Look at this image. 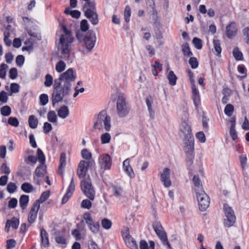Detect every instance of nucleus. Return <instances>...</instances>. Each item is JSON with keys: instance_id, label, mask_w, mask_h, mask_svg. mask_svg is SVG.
Instances as JSON below:
<instances>
[{"instance_id": "1", "label": "nucleus", "mask_w": 249, "mask_h": 249, "mask_svg": "<svg viewBox=\"0 0 249 249\" xmlns=\"http://www.w3.org/2000/svg\"><path fill=\"white\" fill-rule=\"evenodd\" d=\"M90 162L89 161L81 160L79 163L77 175L79 178H84L81 182V188L83 193L90 200H93L95 192L91 185L90 179L86 177L87 172Z\"/></svg>"}, {"instance_id": "2", "label": "nucleus", "mask_w": 249, "mask_h": 249, "mask_svg": "<svg viewBox=\"0 0 249 249\" xmlns=\"http://www.w3.org/2000/svg\"><path fill=\"white\" fill-rule=\"evenodd\" d=\"M61 29L62 33L59 39V56L61 59L69 60L71 44L73 41L74 38L72 36L71 32L68 30L64 25H61Z\"/></svg>"}, {"instance_id": "3", "label": "nucleus", "mask_w": 249, "mask_h": 249, "mask_svg": "<svg viewBox=\"0 0 249 249\" xmlns=\"http://www.w3.org/2000/svg\"><path fill=\"white\" fill-rule=\"evenodd\" d=\"M76 37L79 41L83 43V46L86 49L85 51H80L81 53L86 55L91 53L96 42L95 33L93 31H89L83 36L81 31H78Z\"/></svg>"}, {"instance_id": "4", "label": "nucleus", "mask_w": 249, "mask_h": 249, "mask_svg": "<svg viewBox=\"0 0 249 249\" xmlns=\"http://www.w3.org/2000/svg\"><path fill=\"white\" fill-rule=\"evenodd\" d=\"M93 127L99 130L104 129L107 132L111 130V117L106 110H102L96 115L94 119Z\"/></svg>"}, {"instance_id": "5", "label": "nucleus", "mask_w": 249, "mask_h": 249, "mask_svg": "<svg viewBox=\"0 0 249 249\" xmlns=\"http://www.w3.org/2000/svg\"><path fill=\"white\" fill-rule=\"evenodd\" d=\"M71 90V89L57 83V80H55L52 95L53 105L54 106L55 104L62 101L64 98L70 94Z\"/></svg>"}, {"instance_id": "6", "label": "nucleus", "mask_w": 249, "mask_h": 249, "mask_svg": "<svg viewBox=\"0 0 249 249\" xmlns=\"http://www.w3.org/2000/svg\"><path fill=\"white\" fill-rule=\"evenodd\" d=\"M179 130L180 137L184 139H190L191 137H193L190 122L189 120V114L186 111L183 112L181 115Z\"/></svg>"}, {"instance_id": "7", "label": "nucleus", "mask_w": 249, "mask_h": 249, "mask_svg": "<svg viewBox=\"0 0 249 249\" xmlns=\"http://www.w3.org/2000/svg\"><path fill=\"white\" fill-rule=\"evenodd\" d=\"M116 114L121 118L126 117L129 113V109L127 106L126 97L123 93H119L116 101Z\"/></svg>"}, {"instance_id": "8", "label": "nucleus", "mask_w": 249, "mask_h": 249, "mask_svg": "<svg viewBox=\"0 0 249 249\" xmlns=\"http://www.w3.org/2000/svg\"><path fill=\"white\" fill-rule=\"evenodd\" d=\"M75 79L76 76L74 70L72 68H69L60 75L59 79H57V83L71 89L72 83L75 81Z\"/></svg>"}, {"instance_id": "9", "label": "nucleus", "mask_w": 249, "mask_h": 249, "mask_svg": "<svg viewBox=\"0 0 249 249\" xmlns=\"http://www.w3.org/2000/svg\"><path fill=\"white\" fill-rule=\"evenodd\" d=\"M153 229L158 236L163 245L167 249H171L170 244L169 243L166 234L160 223L158 222H155L153 224Z\"/></svg>"}, {"instance_id": "10", "label": "nucleus", "mask_w": 249, "mask_h": 249, "mask_svg": "<svg viewBox=\"0 0 249 249\" xmlns=\"http://www.w3.org/2000/svg\"><path fill=\"white\" fill-rule=\"evenodd\" d=\"M198 204L199 208L201 211H205L210 205V198L203 190L195 193Z\"/></svg>"}, {"instance_id": "11", "label": "nucleus", "mask_w": 249, "mask_h": 249, "mask_svg": "<svg viewBox=\"0 0 249 249\" xmlns=\"http://www.w3.org/2000/svg\"><path fill=\"white\" fill-rule=\"evenodd\" d=\"M224 211L226 218L224 220V225L226 227H232L235 222L236 217L232 209L227 204L224 205Z\"/></svg>"}, {"instance_id": "12", "label": "nucleus", "mask_w": 249, "mask_h": 249, "mask_svg": "<svg viewBox=\"0 0 249 249\" xmlns=\"http://www.w3.org/2000/svg\"><path fill=\"white\" fill-rule=\"evenodd\" d=\"M46 168L45 163H41L36 169L34 180L35 183L38 185L42 184L43 181L42 178L45 175L46 173Z\"/></svg>"}, {"instance_id": "13", "label": "nucleus", "mask_w": 249, "mask_h": 249, "mask_svg": "<svg viewBox=\"0 0 249 249\" xmlns=\"http://www.w3.org/2000/svg\"><path fill=\"white\" fill-rule=\"evenodd\" d=\"M171 171L168 168H164L160 173V179L166 188H169L171 186L172 182L170 179Z\"/></svg>"}, {"instance_id": "14", "label": "nucleus", "mask_w": 249, "mask_h": 249, "mask_svg": "<svg viewBox=\"0 0 249 249\" xmlns=\"http://www.w3.org/2000/svg\"><path fill=\"white\" fill-rule=\"evenodd\" d=\"M88 8L85 12V16L89 19L93 25H96L98 23V15L94 8V4L92 7Z\"/></svg>"}, {"instance_id": "15", "label": "nucleus", "mask_w": 249, "mask_h": 249, "mask_svg": "<svg viewBox=\"0 0 249 249\" xmlns=\"http://www.w3.org/2000/svg\"><path fill=\"white\" fill-rule=\"evenodd\" d=\"M39 208V201H35L31 208L28 216V221L30 224L33 223L36 221Z\"/></svg>"}, {"instance_id": "16", "label": "nucleus", "mask_w": 249, "mask_h": 249, "mask_svg": "<svg viewBox=\"0 0 249 249\" xmlns=\"http://www.w3.org/2000/svg\"><path fill=\"white\" fill-rule=\"evenodd\" d=\"M98 162L101 168L108 170L111 165V159L108 154H103L99 157Z\"/></svg>"}, {"instance_id": "17", "label": "nucleus", "mask_w": 249, "mask_h": 249, "mask_svg": "<svg viewBox=\"0 0 249 249\" xmlns=\"http://www.w3.org/2000/svg\"><path fill=\"white\" fill-rule=\"evenodd\" d=\"M237 32V28L234 22H231L226 28L225 34L229 38L234 37Z\"/></svg>"}, {"instance_id": "18", "label": "nucleus", "mask_w": 249, "mask_h": 249, "mask_svg": "<svg viewBox=\"0 0 249 249\" xmlns=\"http://www.w3.org/2000/svg\"><path fill=\"white\" fill-rule=\"evenodd\" d=\"M75 189V184L74 182V179L73 178H71V180L70 184L67 189V193L65 196L63 197L62 199V203L65 204L66 203L69 199L71 196L72 193Z\"/></svg>"}, {"instance_id": "19", "label": "nucleus", "mask_w": 249, "mask_h": 249, "mask_svg": "<svg viewBox=\"0 0 249 249\" xmlns=\"http://www.w3.org/2000/svg\"><path fill=\"white\" fill-rule=\"evenodd\" d=\"M184 144L185 145L184 150L187 156H190V154H193L194 149V138L193 137L189 138L184 139Z\"/></svg>"}, {"instance_id": "20", "label": "nucleus", "mask_w": 249, "mask_h": 249, "mask_svg": "<svg viewBox=\"0 0 249 249\" xmlns=\"http://www.w3.org/2000/svg\"><path fill=\"white\" fill-rule=\"evenodd\" d=\"M123 169L126 174L130 178H133L135 176L134 171L130 166V160L127 159L123 162Z\"/></svg>"}, {"instance_id": "21", "label": "nucleus", "mask_w": 249, "mask_h": 249, "mask_svg": "<svg viewBox=\"0 0 249 249\" xmlns=\"http://www.w3.org/2000/svg\"><path fill=\"white\" fill-rule=\"evenodd\" d=\"M192 93L194 104L196 107H198L200 104V97L199 90L196 86L192 87Z\"/></svg>"}, {"instance_id": "22", "label": "nucleus", "mask_w": 249, "mask_h": 249, "mask_svg": "<svg viewBox=\"0 0 249 249\" xmlns=\"http://www.w3.org/2000/svg\"><path fill=\"white\" fill-rule=\"evenodd\" d=\"M18 225L19 221L18 219L14 218L12 220H8L6 223L5 231L8 232L11 227L16 229L18 228Z\"/></svg>"}, {"instance_id": "23", "label": "nucleus", "mask_w": 249, "mask_h": 249, "mask_svg": "<svg viewBox=\"0 0 249 249\" xmlns=\"http://www.w3.org/2000/svg\"><path fill=\"white\" fill-rule=\"evenodd\" d=\"M124 240L127 246L131 249H138L136 241L129 235L125 236Z\"/></svg>"}, {"instance_id": "24", "label": "nucleus", "mask_w": 249, "mask_h": 249, "mask_svg": "<svg viewBox=\"0 0 249 249\" xmlns=\"http://www.w3.org/2000/svg\"><path fill=\"white\" fill-rule=\"evenodd\" d=\"M146 104L148 108L150 117L151 119H154L155 117V111L153 108V99L151 96L146 97Z\"/></svg>"}, {"instance_id": "25", "label": "nucleus", "mask_w": 249, "mask_h": 249, "mask_svg": "<svg viewBox=\"0 0 249 249\" xmlns=\"http://www.w3.org/2000/svg\"><path fill=\"white\" fill-rule=\"evenodd\" d=\"M193 182L194 185L193 190L195 193L199 192L200 190H203L201 183L197 176L195 175L194 176L193 178Z\"/></svg>"}, {"instance_id": "26", "label": "nucleus", "mask_w": 249, "mask_h": 249, "mask_svg": "<svg viewBox=\"0 0 249 249\" xmlns=\"http://www.w3.org/2000/svg\"><path fill=\"white\" fill-rule=\"evenodd\" d=\"M69 109L66 106L61 107L57 110L58 116L62 119L66 118L69 115Z\"/></svg>"}, {"instance_id": "27", "label": "nucleus", "mask_w": 249, "mask_h": 249, "mask_svg": "<svg viewBox=\"0 0 249 249\" xmlns=\"http://www.w3.org/2000/svg\"><path fill=\"white\" fill-rule=\"evenodd\" d=\"M66 165V155L65 153H61L60 158V165L58 168V172L62 175Z\"/></svg>"}, {"instance_id": "28", "label": "nucleus", "mask_w": 249, "mask_h": 249, "mask_svg": "<svg viewBox=\"0 0 249 249\" xmlns=\"http://www.w3.org/2000/svg\"><path fill=\"white\" fill-rule=\"evenodd\" d=\"M40 236L42 245L45 247H48L49 244L48 236L46 231L43 229L41 230Z\"/></svg>"}, {"instance_id": "29", "label": "nucleus", "mask_w": 249, "mask_h": 249, "mask_svg": "<svg viewBox=\"0 0 249 249\" xmlns=\"http://www.w3.org/2000/svg\"><path fill=\"white\" fill-rule=\"evenodd\" d=\"M29 201V196L27 195H22L19 199V205L21 208L24 210L28 204Z\"/></svg>"}, {"instance_id": "30", "label": "nucleus", "mask_w": 249, "mask_h": 249, "mask_svg": "<svg viewBox=\"0 0 249 249\" xmlns=\"http://www.w3.org/2000/svg\"><path fill=\"white\" fill-rule=\"evenodd\" d=\"M140 249H154L155 242L153 241L149 242V247L147 243L144 240H142L140 243Z\"/></svg>"}, {"instance_id": "31", "label": "nucleus", "mask_w": 249, "mask_h": 249, "mask_svg": "<svg viewBox=\"0 0 249 249\" xmlns=\"http://www.w3.org/2000/svg\"><path fill=\"white\" fill-rule=\"evenodd\" d=\"M47 119L51 123L56 125L57 124V117L54 111H50L48 112Z\"/></svg>"}, {"instance_id": "32", "label": "nucleus", "mask_w": 249, "mask_h": 249, "mask_svg": "<svg viewBox=\"0 0 249 249\" xmlns=\"http://www.w3.org/2000/svg\"><path fill=\"white\" fill-rule=\"evenodd\" d=\"M169 83L171 86H175L176 84L177 77L173 71H170L167 75Z\"/></svg>"}, {"instance_id": "33", "label": "nucleus", "mask_w": 249, "mask_h": 249, "mask_svg": "<svg viewBox=\"0 0 249 249\" xmlns=\"http://www.w3.org/2000/svg\"><path fill=\"white\" fill-rule=\"evenodd\" d=\"M111 138V135L109 133H104L100 137L101 142L102 144L109 143L110 142Z\"/></svg>"}, {"instance_id": "34", "label": "nucleus", "mask_w": 249, "mask_h": 249, "mask_svg": "<svg viewBox=\"0 0 249 249\" xmlns=\"http://www.w3.org/2000/svg\"><path fill=\"white\" fill-rule=\"evenodd\" d=\"M25 162L27 164L34 165L37 162V158L34 156H25L24 158Z\"/></svg>"}, {"instance_id": "35", "label": "nucleus", "mask_w": 249, "mask_h": 249, "mask_svg": "<svg viewBox=\"0 0 249 249\" xmlns=\"http://www.w3.org/2000/svg\"><path fill=\"white\" fill-rule=\"evenodd\" d=\"M66 68V63L62 60H59L56 63L55 69L57 72L60 73L63 71L65 70Z\"/></svg>"}, {"instance_id": "36", "label": "nucleus", "mask_w": 249, "mask_h": 249, "mask_svg": "<svg viewBox=\"0 0 249 249\" xmlns=\"http://www.w3.org/2000/svg\"><path fill=\"white\" fill-rule=\"evenodd\" d=\"M21 189L23 192L26 193H30L35 190L33 185L27 182L22 184L21 186Z\"/></svg>"}, {"instance_id": "37", "label": "nucleus", "mask_w": 249, "mask_h": 249, "mask_svg": "<svg viewBox=\"0 0 249 249\" xmlns=\"http://www.w3.org/2000/svg\"><path fill=\"white\" fill-rule=\"evenodd\" d=\"M28 123L30 127L35 129L36 128L38 124V120L34 115H31L28 119Z\"/></svg>"}, {"instance_id": "38", "label": "nucleus", "mask_w": 249, "mask_h": 249, "mask_svg": "<svg viewBox=\"0 0 249 249\" xmlns=\"http://www.w3.org/2000/svg\"><path fill=\"white\" fill-rule=\"evenodd\" d=\"M65 13L71 15L72 17L77 18L80 16V12L77 10H71L70 8L65 9Z\"/></svg>"}, {"instance_id": "39", "label": "nucleus", "mask_w": 249, "mask_h": 249, "mask_svg": "<svg viewBox=\"0 0 249 249\" xmlns=\"http://www.w3.org/2000/svg\"><path fill=\"white\" fill-rule=\"evenodd\" d=\"M233 55L236 60H242L243 58V54L241 51H239V48L237 47L234 48L232 52Z\"/></svg>"}, {"instance_id": "40", "label": "nucleus", "mask_w": 249, "mask_h": 249, "mask_svg": "<svg viewBox=\"0 0 249 249\" xmlns=\"http://www.w3.org/2000/svg\"><path fill=\"white\" fill-rule=\"evenodd\" d=\"M213 44L214 51L216 53L217 55L220 54L222 51L220 41L217 39H214L213 41Z\"/></svg>"}, {"instance_id": "41", "label": "nucleus", "mask_w": 249, "mask_h": 249, "mask_svg": "<svg viewBox=\"0 0 249 249\" xmlns=\"http://www.w3.org/2000/svg\"><path fill=\"white\" fill-rule=\"evenodd\" d=\"M182 50L183 54L186 56H191L193 55L192 53L191 52L189 45L187 43L183 44L182 46Z\"/></svg>"}, {"instance_id": "42", "label": "nucleus", "mask_w": 249, "mask_h": 249, "mask_svg": "<svg viewBox=\"0 0 249 249\" xmlns=\"http://www.w3.org/2000/svg\"><path fill=\"white\" fill-rule=\"evenodd\" d=\"M131 8L129 6H126L124 10V18L126 22H128L130 20L131 16Z\"/></svg>"}, {"instance_id": "43", "label": "nucleus", "mask_w": 249, "mask_h": 249, "mask_svg": "<svg viewBox=\"0 0 249 249\" xmlns=\"http://www.w3.org/2000/svg\"><path fill=\"white\" fill-rule=\"evenodd\" d=\"M234 110L233 106L231 104H228L225 107L224 112L228 116H231Z\"/></svg>"}, {"instance_id": "44", "label": "nucleus", "mask_w": 249, "mask_h": 249, "mask_svg": "<svg viewBox=\"0 0 249 249\" xmlns=\"http://www.w3.org/2000/svg\"><path fill=\"white\" fill-rule=\"evenodd\" d=\"M101 225L105 229L109 230L111 227L112 223L110 220L104 218L102 220Z\"/></svg>"}, {"instance_id": "45", "label": "nucleus", "mask_w": 249, "mask_h": 249, "mask_svg": "<svg viewBox=\"0 0 249 249\" xmlns=\"http://www.w3.org/2000/svg\"><path fill=\"white\" fill-rule=\"evenodd\" d=\"M45 80L44 82V85L47 87H51L53 82V76L50 74H47L45 77Z\"/></svg>"}, {"instance_id": "46", "label": "nucleus", "mask_w": 249, "mask_h": 249, "mask_svg": "<svg viewBox=\"0 0 249 249\" xmlns=\"http://www.w3.org/2000/svg\"><path fill=\"white\" fill-rule=\"evenodd\" d=\"M8 66L5 64H2L0 67V78L5 79L6 76V70Z\"/></svg>"}, {"instance_id": "47", "label": "nucleus", "mask_w": 249, "mask_h": 249, "mask_svg": "<svg viewBox=\"0 0 249 249\" xmlns=\"http://www.w3.org/2000/svg\"><path fill=\"white\" fill-rule=\"evenodd\" d=\"M88 227L93 233H97L98 232L100 228V225L97 222H94L93 223L89 225Z\"/></svg>"}, {"instance_id": "48", "label": "nucleus", "mask_w": 249, "mask_h": 249, "mask_svg": "<svg viewBox=\"0 0 249 249\" xmlns=\"http://www.w3.org/2000/svg\"><path fill=\"white\" fill-rule=\"evenodd\" d=\"M193 43L195 47L198 50H200L202 47V40L197 37H195L193 39Z\"/></svg>"}, {"instance_id": "49", "label": "nucleus", "mask_w": 249, "mask_h": 249, "mask_svg": "<svg viewBox=\"0 0 249 249\" xmlns=\"http://www.w3.org/2000/svg\"><path fill=\"white\" fill-rule=\"evenodd\" d=\"M1 114L4 116H9L11 112L10 107L8 106H5L0 109Z\"/></svg>"}, {"instance_id": "50", "label": "nucleus", "mask_w": 249, "mask_h": 249, "mask_svg": "<svg viewBox=\"0 0 249 249\" xmlns=\"http://www.w3.org/2000/svg\"><path fill=\"white\" fill-rule=\"evenodd\" d=\"M83 218L88 226L94 223L90 214L88 213H86L84 214Z\"/></svg>"}, {"instance_id": "51", "label": "nucleus", "mask_w": 249, "mask_h": 249, "mask_svg": "<svg viewBox=\"0 0 249 249\" xmlns=\"http://www.w3.org/2000/svg\"><path fill=\"white\" fill-rule=\"evenodd\" d=\"M81 155L83 159L89 160L91 158V153L87 149H84L81 151Z\"/></svg>"}, {"instance_id": "52", "label": "nucleus", "mask_w": 249, "mask_h": 249, "mask_svg": "<svg viewBox=\"0 0 249 249\" xmlns=\"http://www.w3.org/2000/svg\"><path fill=\"white\" fill-rule=\"evenodd\" d=\"M80 28L81 31L86 32L89 29V25L86 19H83L80 22Z\"/></svg>"}, {"instance_id": "53", "label": "nucleus", "mask_w": 249, "mask_h": 249, "mask_svg": "<svg viewBox=\"0 0 249 249\" xmlns=\"http://www.w3.org/2000/svg\"><path fill=\"white\" fill-rule=\"evenodd\" d=\"M49 196V191L44 192L41 194L40 198L38 200H37L36 201H38L39 204H40V203H43L44 201H45L48 198Z\"/></svg>"}, {"instance_id": "54", "label": "nucleus", "mask_w": 249, "mask_h": 249, "mask_svg": "<svg viewBox=\"0 0 249 249\" xmlns=\"http://www.w3.org/2000/svg\"><path fill=\"white\" fill-rule=\"evenodd\" d=\"M112 191L116 196H121L123 193L122 188L118 186H113L112 187Z\"/></svg>"}, {"instance_id": "55", "label": "nucleus", "mask_w": 249, "mask_h": 249, "mask_svg": "<svg viewBox=\"0 0 249 249\" xmlns=\"http://www.w3.org/2000/svg\"><path fill=\"white\" fill-rule=\"evenodd\" d=\"M91 201L87 199L83 200L81 203V207L87 209H89L91 207Z\"/></svg>"}, {"instance_id": "56", "label": "nucleus", "mask_w": 249, "mask_h": 249, "mask_svg": "<svg viewBox=\"0 0 249 249\" xmlns=\"http://www.w3.org/2000/svg\"><path fill=\"white\" fill-rule=\"evenodd\" d=\"M189 63L193 69H196L198 67V62L196 57H191L189 60Z\"/></svg>"}, {"instance_id": "57", "label": "nucleus", "mask_w": 249, "mask_h": 249, "mask_svg": "<svg viewBox=\"0 0 249 249\" xmlns=\"http://www.w3.org/2000/svg\"><path fill=\"white\" fill-rule=\"evenodd\" d=\"M9 33L8 32H4V41L5 45L7 46H10L12 44V41L9 38Z\"/></svg>"}, {"instance_id": "58", "label": "nucleus", "mask_w": 249, "mask_h": 249, "mask_svg": "<svg viewBox=\"0 0 249 249\" xmlns=\"http://www.w3.org/2000/svg\"><path fill=\"white\" fill-rule=\"evenodd\" d=\"M40 104L42 106L46 105L48 103V96L46 94H42L39 97Z\"/></svg>"}, {"instance_id": "59", "label": "nucleus", "mask_w": 249, "mask_h": 249, "mask_svg": "<svg viewBox=\"0 0 249 249\" xmlns=\"http://www.w3.org/2000/svg\"><path fill=\"white\" fill-rule=\"evenodd\" d=\"M8 123L10 125L15 127L18 126L19 124V122L17 118L13 117H11L8 119Z\"/></svg>"}, {"instance_id": "60", "label": "nucleus", "mask_w": 249, "mask_h": 249, "mask_svg": "<svg viewBox=\"0 0 249 249\" xmlns=\"http://www.w3.org/2000/svg\"><path fill=\"white\" fill-rule=\"evenodd\" d=\"M38 159L39 162L41 163H45V158L42 151L40 149H38L37 151Z\"/></svg>"}, {"instance_id": "61", "label": "nucleus", "mask_w": 249, "mask_h": 249, "mask_svg": "<svg viewBox=\"0 0 249 249\" xmlns=\"http://www.w3.org/2000/svg\"><path fill=\"white\" fill-rule=\"evenodd\" d=\"M244 38L246 43L249 45V27L245 28L243 31Z\"/></svg>"}, {"instance_id": "62", "label": "nucleus", "mask_w": 249, "mask_h": 249, "mask_svg": "<svg viewBox=\"0 0 249 249\" xmlns=\"http://www.w3.org/2000/svg\"><path fill=\"white\" fill-rule=\"evenodd\" d=\"M17 186L16 184L13 182L9 183L7 186V191L10 194L15 192Z\"/></svg>"}, {"instance_id": "63", "label": "nucleus", "mask_w": 249, "mask_h": 249, "mask_svg": "<svg viewBox=\"0 0 249 249\" xmlns=\"http://www.w3.org/2000/svg\"><path fill=\"white\" fill-rule=\"evenodd\" d=\"M18 76V72L16 68H13L9 71V77L12 79H15Z\"/></svg>"}, {"instance_id": "64", "label": "nucleus", "mask_w": 249, "mask_h": 249, "mask_svg": "<svg viewBox=\"0 0 249 249\" xmlns=\"http://www.w3.org/2000/svg\"><path fill=\"white\" fill-rule=\"evenodd\" d=\"M0 171L2 173L5 174H9L10 173V169L5 163H3L0 167Z\"/></svg>"}]
</instances>
